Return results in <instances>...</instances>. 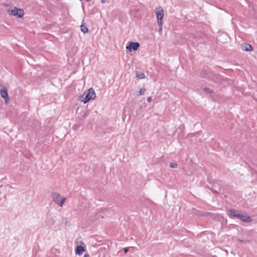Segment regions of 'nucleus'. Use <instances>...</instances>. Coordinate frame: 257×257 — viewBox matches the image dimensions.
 Returning a JSON list of instances; mask_svg holds the SVG:
<instances>
[{
    "label": "nucleus",
    "instance_id": "obj_6",
    "mask_svg": "<svg viewBox=\"0 0 257 257\" xmlns=\"http://www.w3.org/2000/svg\"><path fill=\"white\" fill-rule=\"evenodd\" d=\"M210 79L214 82L220 84L222 83L223 81L224 80V78L219 74L213 73L211 74Z\"/></svg>",
    "mask_w": 257,
    "mask_h": 257
},
{
    "label": "nucleus",
    "instance_id": "obj_10",
    "mask_svg": "<svg viewBox=\"0 0 257 257\" xmlns=\"http://www.w3.org/2000/svg\"><path fill=\"white\" fill-rule=\"evenodd\" d=\"M85 251V248L84 246L81 245H77L75 249V253L77 255H81L84 251Z\"/></svg>",
    "mask_w": 257,
    "mask_h": 257
},
{
    "label": "nucleus",
    "instance_id": "obj_1",
    "mask_svg": "<svg viewBox=\"0 0 257 257\" xmlns=\"http://www.w3.org/2000/svg\"><path fill=\"white\" fill-rule=\"evenodd\" d=\"M96 97V93L93 88H89L87 92H85L83 95L79 96V100L86 103L89 100L94 99Z\"/></svg>",
    "mask_w": 257,
    "mask_h": 257
},
{
    "label": "nucleus",
    "instance_id": "obj_12",
    "mask_svg": "<svg viewBox=\"0 0 257 257\" xmlns=\"http://www.w3.org/2000/svg\"><path fill=\"white\" fill-rule=\"evenodd\" d=\"M136 77L138 79H144L145 78V74L141 72L136 71Z\"/></svg>",
    "mask_w": 257,
    "mask_h": 257
},
{
    "label": "nucleus",
    "instance_id": "obj_2",
    "mask_svg": "<svg viewBox=\"0 0 257 257\" xmlns=\"http://www.w3.org/2000/svg\"><path fill=\"white\" fill-rule=\"evenodd\" d=\"M51 196L53 201L60 207L63 206L66 199V198L62 197L59 194L56 192L53 193Z\"/></svg>",
    "mask_w": 257,
    "mask_h": 257
},
{
    "label": "nucleus",
    "instance_id": "obj_26",
    "mask_svg": "<svg viewBox=\"0 0 257 257\" xmlns=\"http://www.w3.org/2000/svg\"><path fill=\"white\" fill-rule=\"evenodd\" d=\"M37 251H35V255L37 254Z\"/></svg>",
    "mask_w": 257,
    "mask_h": 257
},
{
    "label": "nucleus",
    "instance_id": "obj_4",
    "mask_svg": "<svg viewBox=\"0 0 257 257\" xmlns=\"http://www.w3.org/2000/svg\"><path fill=\"white\" fill-rule=\"evenodd\" d=\"M10 15L17 16L18 18H21L24 15V11L21 9L15 8L13 10H10L8 11Z\"/></svg>",
    "mask_w": 257,
    "mask_h": 257
},
{
    "label": "nucleus",
    "instance_id": "obj_18",
    "mask_svg": "<svg viewBox=\"0 0 257 257\" xmlns=\"http://www.w3.org/2000/svg\"><path fill=\"white\" fill-rule=\"evenodd\" d=\"M169 166L171 168H176L177 167V164L174 163H171L169 165Z\"/></svg>",
    "mask_w": 257,
    "mask_h": 257
},
{
    "label": "nucleus",
    "instance_id": "obj_20",
    "mask_svg": "<svg viewBox=\"0 0 257 257\" xmlns=\"http://www.w3.org/2000/svg\"><path fill=\"white\" fill-rule=\"evenodd\" d=\"M159 31L161 32L162 30V25H159Z\"/></svg>",
    "mask_w": 257,
    "mask_h": 257
},
{
    "label": "nucleus",
    "instance_id": "obj_7",
    "mask_svg": "<svg viewBox=\"0 0 257 257\" xmlns=\"http://www.w3.org/2000/svg\"><path fill=\"white\" fill-rule=\"evenodd\" d=\"M227 214L230 218H234L235 217L238 218L240 213L239 210L231 209L228 210Z\"/></svg>",
    "mask_w": 257,
    "mask_h": 257
},
{
    "label": "nucleus",
    "instance_id": "obj_8",
    "mask_svg": "<svg viewBox=\"0 0 257 257\" xmlns=\"http://www.w3.org/2000/svg\"><path fill=\"white\" fill-rule=\"evenodd\" d=\"M2 97L5 99L6 103L10 101L7 89L6 87H3L0 91Z\"/></svg>",
    "mask_w": 257,
    "mask_h": 257
},
{
    "label": "nucleus",
    "instance_id": "obj_19",
    "mask_svg": "<svg viewBox=\"0 0 257 257\" xmlns=\"http://www.w3.org/2000/svg\"><path fill=\"white\" fill-rule=\"evenodd\" d=\"M123 251L125 253H126L128 251V247H125L123 248Z\"/></svg>",
    "mask_w": 257,
    "mask_h": 257
},
{
    "label": "nucleus",
    "instance_id": "obj_17",
    "mask_svg": "<svg viewBox=\"0 0 257 257\" xmlns=\"http://www.w3.org/2000/svg\"><path fill=\"white\" fill-rule=\"evenodd\" d=\"M48 222L51 224V225H53L55 223V220L53 218L51 217L49 219Z\"/></svg>",
    "mask_w": 257,
    "mask_h": 257
},
{
    "label": "nucleus",
    "instance_id": "obj_14",
    "mask_svg": "<svg viewBox=\"0 0 257 257\" xmlns=\"http://www.w3.org/2000/svg\"><path fill=\"white\" fill-rule=\"evenodd\" d=\"M204 91L206 92V93H209V94H211L213 92V91L209 88H207V87H205L204 88Z\"/></svg>",
    "mask_w": 257,
    "mask_h": 257
},
{
    "label": "nucleus",
    "instance_id": "obj_13",
    "mask_svg": "<svg viewBox=\"0 0 257 257\" xmlns=\"http://www.w3.org/2000/svg\"><path fill=\"white\" fill-rule=\"evenodd\" d=\"M81 31L84 34L87 33L88 32L87 27L84 25H81Z\"/></svg>",
    "mask_w": 257,
    "mask_h": 257
},
{
    "label": "nucleus",
    "instance_id": "obj_11",
    "mask_svg": "<svg viewBox=\"0 0 257 257\" xmlns=\"http://www.w3.org/2000/svg\"><path fill=\"white\" fill-rule=\"evenodd\" d=\"M242 48L244 51H250L252 50L251 45L249 44H244L242 46Z\"/></svg>",
    "mask_w": 257,
    "mask_h": 257
},
{
    "label": "nucleus",
    "instance_id": "obj_24",
    "mask_svg": "<svg viewBox=\"0 0 257 257\" xmlns=\"http://www.w3.org/2000/svg\"><path fill=\"white\" fill-rule=\"evenodd\" d=\"M238 241H239V242H242L243 241V240L242 239H238Z\"/></svg>",
    "mask_w": 257,
    "mask_h": 257
},
{
    "label": "nucleus",
    "instance_id": "obj_16",
    "mask_svg": "<svg viewBox=\"0 0 257 257\" xmlns=\"http://www.w3.org/2000/svg\"><path fill=\"white\" fill-rule=\"evenodd\" d=\"M210 213H208V212H199L197 213V215L198 216H200V215H202V216H207Z\"/></svg>",
    "mask_w": 257,
    "mask_h": 257
},
{
    "label": "nucleus",
    "instance_id": "obj_22",
    "mask_svg": "<svg viewBox=\"0 0 257 257\" xmlns=\"http://www.w3.org/2000/svg\"><path fill=\"white\" fill-rule=\"evenodd\" d=\"M84 257H89V254L86 253L84 254Z\"/></svg>",
    "mask_w": 257,
    "mask_h": 257
},
{
    "label": "nucleus",
    "instance_id": "obj_21",
    "mask_svg": "<svg viewBox=\"0 0 257 257\" xmlns=\"http://www.w3.org/2000/svg\"><path fill=\"white\" fill-rule=\"evenodd\" d=\"M147 100L148 102H150L152 100V98L151 97H148Z\"/></svg>",
    "mask_w": 257,
    "mask_h": 257
},
{
    "label": "nucleus",
    "instance_id": "obj_23",
    "mask_svg": "<svg viewBox=\"0 0 257 257\" xmlns=\"http://www.w3.org/2000/svg\"><path fill=\"white\" fill-rule=\"evenodd\" d=\"M106 2V0H101V3L102 4H104Z\"/></svg>",
    "mask_w": 257,
    "mask_h": 257
},
{
    "label": "nucleus",
    "instance_id": "obj_9",
    "mask_svg": "<svg viewBox=\"0 0 257 257\" xmlns=\"http://www.w3.org/2000/svg\"><path fill=\"white\" fill-rule=\"evenodd\" d=\"M238 218H239L241 221H242L244 222H250L252 220V219H251V218L250 216H249L248 215H241L240 214L239 215V217Z\"/></svg>",
    "mask_w": 257,
    "mask_h": 257
},
{
    "label": "nucleus",
    "instance_id": "obj_27",
    "mask_svg": "<svg viewBox=\"0 0 257 257\" xmlns=\"http://www.w3.org/2000/svg\"><path fill=\"white\" fill-rule=\"evenodd\" d=\"M80 1H81L82 0H80Z\"/></svg>",
    "mask_w": 257,
    "mask_h": 257
},
{
    "label": "nucleus",
    "instance_id": "obj_3",
    "mask_svg": "<svg viewBox=\"0 0 257 257\" xmlns=\"http://www.w3.org/2000/svg\"><path fill=\"white\" fill-rule=\"evenodd\" d=\"M155 13L157 16V22L159 25H162V19L164 17V10L160 7L155 10Z\"/></svg>",
    "mask_w": 257,
    "mask_h": 257
},
{
    "label": "nucleus",
    "instance_id": "obj_5",
    "mask_svg": "<svg viewBox=\"0 0 257 257\" xmlns=\"http://www.w3.org/2000/svg\"><path fill=\"white\" fill-rule=\"evenodd\" d=\"M140 44L138 42H130L128 45L126 47V49L129 52L132 50L137 51L140 47Z\"/></svg>",
    "mask_w": 257,
    "mask_h": 257
},
{
    "label": "nucleus",
    "instance_id": "obj_15",
    "mask_svg": "<svg viewBox=\"0 0 257 257\" xmlns=\"http://www.w3.org/2000/svg\"><path fill=\"white\" fill-rule=\"evenodd\" d=\"M146 91V88H141L139 92V95H144Z\"/></svg>",
    "mask_w": 257,
    "mask_h": 257
},
{
    "label": "nucleus",
    "instance_id": "obj_25",
    "mask_svg": "<svg viewBox=\"0 0 257 257\" xmlns=\"http://www.w3.org/2000/svg\"><path fill=\"white\" fill-rule=\"evenodd\" d=\"M203 73H204L205 74H206V75H207V73L206 72V70L204 71Z\"/></svg>",
    "mask_w": 257,
    "mask_h": 257
}]
</instances>
